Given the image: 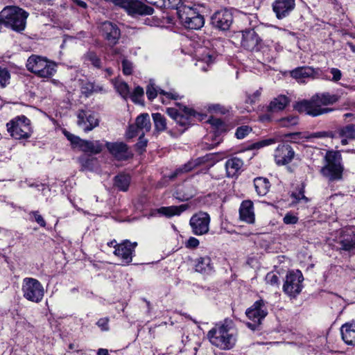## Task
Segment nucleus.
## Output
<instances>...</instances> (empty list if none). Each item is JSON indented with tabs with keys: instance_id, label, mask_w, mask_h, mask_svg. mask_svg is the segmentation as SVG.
Segmentation results:
<instances>
[{
	"instance_id": "603ef678",
	"label": "nucleus",
	"mask_w": 355,
	"mask_h": 355,
	"mask_svg": "<svg viewBox=\"0 0 355 355\" xmlns=\"http://www.w3.org/2000/svg\"><path fill=\"white\" fill-rule=\"evenodd\" d=\"M165 5L163 6L164 8H171L175 9L176 12H178V8L180 7L181 0H165Z\"/></svg>"
},
{
	"instance_id": "f704fd0d",
	"label": "nucleus",
	"mask_w": 355,
	"mask_h": 355,
	"mask_svg": "<svg viewBox=\"0 0 355 355\" xmlns=\"http://www.w3.org/2000/svg\"><path fill=\"white\" fill-rule=\"evenodd\" d=\"M82 144L83 146L81 150L86 153L98 154L100 153L103 148V146L100 142V141H90L85 140L84 142H82Z\"/></svg>"
},
{
	"instance_id": "7ed1b4c3",
	"label": "nucleus",
	"mask_w": 355,
	"mask_h": 355,
	"mask_svg": "<svg viewBox=\"0 0 355 355\" xmlns=\"http://www.w3.org/2000/svg\"><path fill=\"white\" fill-rule=\"evenodd\" d=\"M28 17V13L19 7L6 6L0 12V25L21 32L26 28Z\"/></svg>"
},
{
	"instance_id": "aec40b11",
	"label": "nucleus",
	"mask_w": 355,
	"mask_h": 355,
	"mask_svg": "<svg viewBox=\"0 0 355 355\" xmlns=\"http://www.w3.org/2000/svg\"><path fill=\"white\" fill-rule=\"evenodd\" d=\"M241 46L248 51H258L261 42L257 33L253 29H248L242 31Z\"/></svg>"
},
{
	"instance_id": "6ab92c4d",
	"label": "nucleus",
	"mask_w": 355,
	"mask_h": 355,
	"mask_svg": "<svg viewBox=\"0 0 355 355\" xmlns=\"http://www.w3.org/2000/svg\"><path fill=\"white\" fill-rule=\"evenodd\" d=\"M295 0H275L272 4V10L278 19L288 17L295 9Z\"/></svg>"
},
{
	"instance_id": "49530a36",
	"label": "nucleus",
	"mask_w": 355,
	"mask_h": 355,
	"mask_svg": "<svg viewBox=\"0 0 355 355\" xmlns=\"http://www.w3.org/2000/svg\"><path fill=\"white\" fill-rule=\"evenodd\" d=\"M266 283L270 286H278L279 284V277L274 272H268L265 278Z\"/></svg>"
},
{
	"instance_id": "f03ea898",
	"label": "nucleus",
	"mask_w": 355,
	"mask_h": 355,
	"mask_svg": "<svg viewBox=\"0 0 355 355\" xmlns=\"http://www.w3.org/2000/svg\"><path fill=\"white\" fill-rule=\"evenodd\" d=\"M338 97L329 93L318 94L310 100H303L297 102L294 108L300 112H304L312 116H317L333 111L331 108L323 107L337 102Z\"/></svg>"
},
{
	"instance_id": "4be33fe9",
	"label": "nucleus",
	"mask_w": 355,
	"mask_h": 355,
	"mask_svg": "<svg viewBox=\"0 0 355 355\" xmlns=\"http://www.w3.org/2000/svg\"><path fill=\"white\" fill-rule=\"evenodd\" d=\"M340 250L349 253H355V232L351 230L343 231L338 239Z\"/></svg>"
},
{
	"instance_id": "bf43d9fd",
	"label": "nucleus",
	"mask_w": 355,
	"mask_h": 355,
	"mask_svg": "<svg viewBox=\"0 0 355 355\" xmlns=\"http://www.w3.org/2000/svg\"><path fill=\"white\" fill-rule=\"evenodd\" d=\"M330 73L332 74V78L329 79L333 82H338L341 79L342 73L340 69L337 68H331Z\"/></svg>"
},
{
	"instance_id": "69168bd1",
	"label": "nucleus",
	"mask_w": 355,
	"mask_h": 355,
	"mask_svg": "<svg viewBox=\"0 0 355 355\" xmlns=\"http://www.w3.org/2000/svg\"><path fill=\"white\" fill-rule=\"evenodd\" d=\"M147 3L156 6L158 8H163L165 5V0H145Z\"/></svg>"
},
{
	"instance_id": "09e8293b",
	"label": "nucleus",
	"mask_w": 355,
	"mask_h": 355,
	"mask_svg": "<svg viewBox=\"0 0 355 355\" xmlns=\"http://www.w3.org/2000/svg\"><path fill=\"white\" fill-rule=\"evenodd\" d=\"M330 136V133L322 131V132H313V133H306L304 135V138L308 139V140H312L313 139L317 138H324Z\"/></svg>"
},
{
	"instance_id": "4c0bfd02",
	"label": "nucleus",
	"mask_w": 355,
	"mask_h": 355,
	"mask_svg": "<svg viewBox=\"0 0 355 355\" xmlns=\"http://www.w3.org/2000/svg\"><path fill=\"white\" fill-rule=\"evenodd\" d=\"M79 162L83 170L92 171L97 164V159L89 155H83L79 157Z\"/></svg>"
},
{
	"instance_id": "a18cd8bd",
	"label": "nucleus",
	"mask_w": 355,
	"mask_h": 355,
	"mask_svg": "<svg viewBox=\"0 0 355 355\" xmlns=\"http://www.w3.org/2000/svg\"><path fill=\"white\" fill-rule=\"evenodd\" d=\"M85 60L89 61L91 64L96 68L101 67V60L94 52H88L85 56Z\"/></svg>"
},
{
	"instance_id": "a211bd4d",
	"label": "nucleus",
	"mask_w": 355,
	"mask_h": 355,
	"mask_svg": "<svg viewBox=\"0 0 355 355\" xmlns=\"http://www.w3.org/2000/svg\"><path fill=\"white\" fill-rule=\"evenodd\" d=\"M320 70L310 67H300L292 70L290 73L292 78L299 83H304L306 78H319L321 76Z\"/></svg>"
},
{
	"instance_id": "72a5a7b5",
	"label": "nucleus",
	"mask_w": 355,
	"mask_h": 355,
	"mask_svg": "<svg viewBox=\"0 0 355 355\" xmlns=\"http://www.w3.org/2000/svg\"><path fill=\"white\" fill-rule=\"evenodd\" d=\"M254 185L257 194L261 196L266 195L270 187L268 180L262 177L255 178Z\"/></svg>"
},
{
	"instance_id": "2eb2a0df",
	"label": "nucleus",
	"mask_w": 355,
	"mask_h": 355,
	"mask_svg": "<svg viewBox=\"0 0 355 355\" xmlns=\"http://www.w3.org/2000/svg\"><path fill=\"white\" fill-rule=\"evenodd\" d=\"M105 146L110 153L117 160H127L132 157V153L127 144L123 142H108Z\"/></svg>"
},
{
	"instance_id": "39448f33",
	"label": "nucleus",
	"mask_w": 355,
	"mask_h": 355,
	"mask_svg": "<svg viewBox=\"0 0 355 355\" xmlns=\"http://www.w3.org/2000/svg\"><path fill=\"white\" fill-rule=\"evenodd\" d=\"M324 165L320 169V173L329 181L334 182L342 179L343 166L341 164L340 155L333 151L326 153Z\"/></svg>"
},
{
	"instance_id": "1a4fd4ad",
	"label": "nucleus",
	"mask_w": 355,
	"mask_h": 355,
	"mask_svg": "<svg viewBox=\"0 0 355 355\" xmlns=\"http://www.w3.org/2000/svg\"><path fill=\"white\" fill-rule=\"evenodd\" d=\"M21 291L25 299L34 303L40 302L44 296V286L37 279L32 277L23 279Z\"/></svg>"
},
{
	"instance_id": "473e14b6",
	"label": "nucleus",
	"mask_w": 355,
	"mask_h": 355,
	"mask_svg": "<svg viewBox=\"0 0 355 355\" xmlns=\"http://www.w3.org/2000/svg\"><path fill=\"white\" fill-rule=\"evenodd\" d=\"M196 270L202 274H209L213 270L211 259L209 257L199 258L196 264Z\"/></svg>"
},
{
	"instance_id": "e2e57ef3",
	"label": "nucleus",
	"mask_w": 355,
	"mask_h": 355,
	"mask_svg": "<svg viewBox=\"0 0 355 355\" xmlns=\"http://www.w3.org/2000/svg\"><path fill=\"white\" fill-rule=\"evenodd\" d=\"M292 197L295 198L297 201H300V200H304L305 202H309L308 198H306L304 194V191H300L297 193H293Z\"/></svg>"
},
{
	"instance_id": "423d86ee",
	"label": "nucleus",
	"mask_w": 355,
	"mask_h": 355,
	"mask_svg": "<svg viewBox=\"0 0 355 355\" xmlns=\"http://www.w3.org/2000/svg\"><path fill=\"white\" fill-rule=\"evenodd\" d=\"M27 69L41 78H49L56 71L55 62L36 55L30 56L26 62Z\"/></svg>"
},
{
	"instance_id": "7c9ffc66",
	"label": "nucleus",
	"mask_w": 355,
	"mask_h": 355,
	"mask_svg": "<svg viewBox=\"0 0 355 355\" xmlns=\"http://www.w3.org/2000/svg\"><path fill=\"white\" fill-rule=\"evenodd\" d=\"M188 208L187 205H181L180 206L162 207L158 209L157 212L168 218L174 216H179Z\"/></svg>"
},
{
	"instance_id": "a19ab883",
	"label": "nucleus",
	"mask_w": 355,
	"mask_h": 355,
	"mask_svg": "<svg viewBox=\"0 0 355 355\" xmlns=\"http://www.w3.org/2000/svg\"><path fill=\"white\" fill-rule=\"evenodd\" d=\"M152 117L155 123L156 130L162 132L166 128V121L164 116L160 113H153Z\"/></svg>"
},
{
	"instance_id": "20e7f679",
	"label": "nucleus",
	"mask_w": 355,
	"mask_h": 355,
	"mask_svg": "<svg viewBox=\"0 0 355 355\" xmlns=\"http://www.w3.org/2000/svg\"><path fill=\"white\" fill-rule=\"evenodd\" d=\"M166 112L175 121L177 125L182 128V129L179 130L181 132L187 129L196 120L201 121L203 119L202 114L186 106H180L178 110L168 107L166 109Z\"/></svg>"
},
{
	"instance_id": "864d4df0",
	"label": "nucleus",
	"mask_w": 355,
	"mask_h": 355,
	"mask_svg": "<svg viewBox=\"0 0 355 355\" xmlns=\"http://www.w3.org/2000/svg\"><path fill=\"white\" fill-rule=\"evenodd\" d=\"M133 65L131 62L126 59L122 61V69L125 75H130L132 72Z\"/></svg>"
},
{
	"instance_id": "13d9d810",
	"label": "nucleus",
	"mask_w": 355,
	"mask_h": 355,
	"mask_svg": "<svg viewBox=\"0 0 355 355\" xmlns=\"http://www.w3.org/2000/svg\"><path fill=\"white\" fill-rule=\"evenodd\" d=\"M200 244L199 240L195 237L191 236L185 243V246L189 249L196 248Z\"/></svg>"
},
{
	"instance_id": "412c9836",
	"label": "nucleus",
	"mask_w": 355,
	"mask_h": 355,
	"mask_svg": "<svg viewBox=\"0 0 355 355\" xmlns=\"http://www.w3.org/2000/svg\"><path fill=\"white\" fill-rule=\"evenodd\" d=\"M295 153L288 144H281L275 150V160L277 165H285L291 162Z\"/></svg>"
},
{
	"instance_id": "393cba45",
	"label": "nucleus",
	"mask_w": 355,
	"mask_h": 355,
	"mask_svg": "<svg viewBox=\"0 0 355 355\" xmlns=\"http://www.w3.org/2000/svg\"><path fill=\"white\" fill-rule=\"evenodd\" d=\"M340 334L345 344L355 346V322L343 324L340 327Z\"/></svg>"
},
{
	"instance_id": "9b49d317",
	"label": "nucleus",
	"mask_w": 355,
	"mask_h": 355,
	"mask_svg": "<svg viewBox=\"0 0 355 355\" xmlns=\"http://www.w3.org/2000/svg\"><path fill=\"white\" fill-rule=\"evenodd\" d=\"M304 277L301 271H289L285 278L283 285L284 292L291 297H295L302 289Z\"/></svg>"
},
{
	"instance_id": "a878e982",
	"label": "nucleus",
	"mask_w": 355,
	"mask_h": 355,
	"mask_svg": "<svg viewBox=\"0 0 355 355\" xmlns=\"http://www.w3.org/2000/svg\"><path fill=\"white\" fill-rule=\"evenodd\" d=\"M205 162V157H198L195 159L190 160L182 166L176 168L174 172L168 175V178L170 180H173L182 173L191 171L192 169L201 165Z\"/></svg>"
},
{
	"instance_id": "0eeeda50",
	"label": "nucleus",
	"mask_w": 355,
	"mask_h": 355,
	"mask_svg": "<svg viewBox=\"0 0 355 355\" xmlns=\"http://www.w3.org/2000/svg\"><path fill=\"white\" fill-rule=\"evenodd\" d=\"M177 15L180 23L187 28L198 30L204 25L203 16L193 7L181 5L178 8Z\"/></svg>"
},
{
	"instance_id": "bb28decb",
	"label": "nucleus",
	"mask_w": 355,
	"mask_h": 355,
	"mask_svg": "<svg viewBox=\"0 0 355 355\" xmlns=\"http://www.w3.org/2000/svg\"><path fill=\"white\" fill-rule=\"evenodd\" d=\"M243 162L238 157H232L228 159L225 163L227 175L228 177H234L237 175L242 169Z\"/></svg>"
},
{
	"instance_id": "5701e85b",
	"label": "nucleus",
	"mask_w": 355,
	"mask_h": 355,
	"mask_svg": "<svg viewBox=\"0 0 355 355\" xmlns=\"http://www.w3.org/2000/svg\"><path fill=\"white\" fill-rule=\"evenodd\" d=\"M101 30L110 44H115L120 37V31L116 24L110 21H104L101 25Z\"/></svg>"
},
{
	"instance_id": "37998d69",
	"label": "nucleus",
	"mask_w": 355,
	"mask_h": 355,
	"mask_svg": "<svg viewBox=\"0 0 355 355\" xmlns=\"http://www.w3.org/2000/svg\"><path fill=\"white\" fill-rule=\"evenodd\" d=\"M64 135L67 138V139L71 141V144L74 147H79L80 149L82 148V142H84L85 140L81 139L80 137L72 135L66 130H64Z\"/></svg>"
},
{
	"instance_id": "ea45409f",
	"label": "nucleus",
	"mask_w": 355,
	"mask_h": 355,
	"mask_svg": "<svg viewBox=\"0 0 355 355\" xmlns=\"http://www.w3.org/2000/svg\"><path fill=\"white\" fill-rule=\"evenodd\" d=\"M116 92L124 98L130 96V88L128 84L121 80H116L114 83Z\"/></svg>"
},
{
	"instance_id": "c756f323",
	"label": "nucleus",
	"mask_w": 355,
	"mask_h": 355,
	"mask_svg": "<svg viewBox=\"0 0 355 355\" xmlns=\"http://www.w3.org/2000/svg\"><path fill=\"white\" fill-rule=\"evenodd\" d=\"M196 56L198 58L196 64L199 66L202 71H207V69L205 67L203 64L206 63L209 65L213 62V55L210 53V51L204 48H200L196 51Z\"/></svg>"
},
{
	"instance_id": "f8f14e48",
	"label": "nucleus",
	"mask_w": 355,
	"mask_h": 355,
	"mask_svg": "<svg viewBox=\"0 0 355 355\" xmlns=\"http://www.w3.org/2000/svg\"><path fill=\"white\" fill-rule=\"evenodd\" d=\"M210 216L205 211L193 214L189 220L191 232L196 236L207 234L209 231Z\"/></svg>"
},
{
	"instance_id": "3c124183",
	"label": "nucleus",
	"mask_w": 355,
	"mask_h": 355,
	"mask_svg": "<svg viewBox=\"0 0 355 355\" xmlns=\"http://www.w3.org/2000/svg\"><path fill=\"white\" fill-rule=\"evenodd\" d=\"M275 141H276L275 139H272V138L263 139V140H261V141H259L258 142L253 144L252 145V148L253 149H259V148H263L264 146L272 144L275 143Z\"/></svg>"
},
{
	"instance_id": "c03bdc74",
	"label": "nucleus",
	"mask_w": 355,
	"mask_h": 355,
	"mask_svg": "<svg viewBox=\"0 0 355 355\" xmlns=\"http://www.w3.org/2000/svg\"><path fill=\"white\" fill-rule=\"evenodd\" d=\"M10 74L7 69L0 67V86L5 87L9 84Z\"/></svg>"
},
{
	"instance_id": "dca6fc26",
	"label": "nucleus",
	"mask_w": 355,
	"mask_h": 355,
	"mask_svg": "<svg viewBox=\"0 0 355 355\" xmlns=\"http://www.w3.org/2000/svg\"><path fill=\"white\" fill-rule=\"evenodd\" d=\"M77 123L85 132H89L97 127L99 120L96 114L91 111L80 110L77 114Z\"/></svg>"
},
{
	"instance_id": "58836bf2",
	"label": "nucleus",
	"mask_w": 355,
	"mask_h": 355,
	"mask_svg": "<svg viewBox=\"0 0 355 355\" xmlns=\"http://www.w3.org/2000/svg\"><path fill=\"white\" fill-rule=\"evenodd\" d=\"M338 133L341 138L355 139V125L349 124L338 130Z\"/></svg>"
},
{
	"instance_id": "cd10ccee",
	"label": "nucleus",
	"mask_w": 355,
	"mask_h": 355,
	"mask_svg": "<svg viewBox=\"0 0 355 355\" xmlns=\"http://www.w3.org/2000/svg\"><path fill=\"white\" fill-rule=\"evenodd\" d=\"M289 98L285 95H279L270 101L268 106V111L276 112L283 110L289 103Z\"/></svg>"
},
{
	"instance_id": "6e6d98bb",
	"label": "nucleus",
	"mask_w": 355,
	"mask_h": 355,
	"mask_svg": "<svg viewBox=\"0 0 355 355\" xmlns=\"http://www.w3.org/2000/svg\"><path fill=\"white\" fill-rule=\"evenodd\" d=\"M141 130L137 129V126L135 124L130 125L128 128V130L126 133V136L128 138H133L137 135H139L141 133Z\"/></svg>"
},
{
	"instance_id": "4468645a",
	"label": "nucleus",
	"mask_w": 355,
	"mask_h": 355,
	"mask_svg": "<svg viewBox=\"0 0 355 355\" xmlns=\"http://www.w3.org/2000/svg\"><path fill=\"white\" fill-rule=\"evenodd\" d=\"M137 246V242H130L129 240H125L121 243L114 245V254L120 258L124 264H129L132 261L133 253Z\"/></svg>"
},
{
	"instance_id": "f3484780",
	"label": "nucleus",
	"mask_w": 355,
	"mask_h": 355,
	"mask_svg": "<svg viewBox=\"0 0 355 355\" xmlns=\"http://www.w3.org/2000/svg\"><path fill=\"white\" fill-rule=\"evenodd\" d=\"M232 21V14L227 9L217 11L211 17V24L213 26L220 31L228 30Z\"/></svg>"
},
{
	"instance_id": "e433bc0d",
	"label": "nucleus",
	"mask_w": 355,
	"mask_h": 355,
	"mask_svg": "<svg viewBox=\"0 0 355 355\" xmlns=\"http://www.w3.org/2000/svg\"><path fill=\"white\" fill-rule=\"evenodd\" d=\"M130 176L126 174H119L114 178V185L121 191H126L130 183Z\"/></svg>"
},
{
	"instance_id": "774afa93",
	"label": "nucleus",
	"mask_w": 355,
	"mask_h": 355,
	"mask_svg": "<svg viewBox=\"0 0 355 355\" xmlns=\"http://www.w3.org/2000/svg\"><path fill=\"white\" fill-rule=\"evenodd\" d=\"M97 355H110L107 349L100 348L97 352Z\"/></svg>"
},
{
	"instance_id": "680f3d73",
	"label": "nucleus",
	"mask_w": 355,
	"mask_h": 355,
	"mask_svg": "<svg viewBox=\"0 0 355 355\" xmlns=\"http://www.w3.org/2000/svg\"><path fill=\"white\" fill-rule=\"evenodd\" d=\"M30 214H31V216H32L34 218L35 220L40 226L45 227L46 222H45L44 219L43 218V217L40 214H39L38 211H33Z\"/></svg>"
},
{
	"instance_id": "338daca9",
	"label": "nucleus",
	"mask_w": 355,
	"mask_h": 355,
	"mask_svg": "<svg viewBox=\"0 0 355 355\" xmlns=\"http://www.w3.org/2000/svg\"><path fill=\"white\" fill-rule=\"evenodd\" d=\"M210 121L211 124L217 127H219L223 124V121L218 119H212L211 120H210Z\"/></svg>"
},
{
	"instance_id": "8fccbe9b",
	"label": "nucleus",
	"mask_w": 355,
	"mask_h": 355,
	"mask_svg": "<svg viewBox=\"0 0 355 355\" xmlns=\"http://www.w3.org/2000/svg\"><path fill=\"white\" fill-rule=\"evenodd\" d=\"M144 89L141 87L137 86L135 88L132 94L130 96L132 101L135 103H138L139 101V98L144 96Z\"/></svg>"
},
{
	"instance_id": "6e6552de",
	"label": "nucleus",
	"mask_w": 355,
	"mask_h": 355,
	"mask_svg": "<svg viewBox=\"0 0 355 355\" xmlns=\"http://www.w3.org/2000/svg\"><path fill=\"white\" fill-rule=\"evenodd\" d=\"M6 126L10 136L15 139H28L31 136V121L25 116L15 117Z\"/></svg>"
},
{
	"instance_id": "de8ad7c7",
	"label": "nucleus",
	"mask_w": 355,
	"mask_h": 355,
	"mask_svg": "<svg viewBox=\"0 0 355 355\" xmlns=\"http://www.w3.org/2000/svg\"><path fill=\"white\" fill-rule=\"evenodd\" d=\"M252 131V128L248 125H243L239 127L236 129L235 135L238 139H243L250 132Z\"/></svg>"
},
{
	"instance_id": "052dcab7",
	"label": "nucleus",
	"mask_w": 355,
	"mask_h": 355,
	"mask_svg": "<svg viewBox=\"0 0 355 355\" xmlns=\"http://www.w3.org/2000/svg\"><path fill=\"white\" fill-rule=\"evenodd\" d=\"M109 319L107 318H101L96 322V324L102 331H108L109 330Z\"/></svg>"
},
{
	"instance_id": "b1692460",
	"label": "nucleus",
	"mask_w": 355,
	"mask_h": 355,
	"mask_svg": "<svg viewBox=\"0 0 355 355\" xmlns=\"http://www.w3.org/2000/svg\"><path fill=\"white\" fill-rule=\"evenodd\" d=\"M239 216L241 220L252 224L254 222L253 202L251 200H244L239 208Z\"/></svg>"
},
{
	"instance_id": "4d7b16f0",
	"label": "nucleus",
	"mask_w": 355,
	"mask_h": 355,
	"mask_svg": "<svg viewBox=\"0 0 355 355\" xmlns=\"http://www.w3.org/2000/svg\"><path fill=\"white\" fill-rule=\"evenodd\" d=\"M261 93V89H259L255 91L252 94L248 95L246 103L250 104L254 103L259 98Z\"/></svg>"
},
{
	"instance_id": "79ce46f5",
	"label": "nucleus",
	"mask_w": 355,
	"mask_h": 355,
	"mask_svg": "<svg viewBox=\"0 0 355 355\" xmlns=\"http://www.w3.org/2000/svg\"><path fill=\"white\" fill-rule=\"evenodd\" d=\"M299 122L297 116L289 115L279 120V125L282 127L290 128L296 125Z\"/></svg>"
},
{
	"instance_id": "c85d7f7f",
	"label": "nucleus",
	"mask_w": 355,
	"mask_h": 355,
	"mask_svg": "<svg viewBox=\"0 0 355 355\" xmlns=\"http://www.w3.org/2000/svg\"><path fill=\"white\" fill-rule=\"evenodd\" d=\"M81 92L86 96H89L94 93H105L106 90L103 85H96L89 81H82L80 85Z\"/></svg>"
},
{
	"instance_id": "0e129e2a",
	"label": "nucleus",
	"mask_w": 355,
	"mask_h": 355,
	"mask_svg": "<svg viewBox=\"0 0 355 355\" xmlns=\"http://www.w3.org/2000/svg\"><path fill=\"white\" fill-rule=\"evenodd\" d=\"M144 132H142L139 135V139L138 143L137 144V146L138 148H144L147 145V140L144 138Z\"/></svg>"
},
{
	"instance_id": "c9c22d12",
	"label": "nucleus",
	"mask_w": 355,
	"mask_h": 355,
	"mask_svg": "<svg viewBox=\"0 0 355 355\" xmlns=\"http://www.w3.org/2000/svg\"><path fill=\"white\" fill-rule=\"evenodd\" d=\"M137 129L142 132H149L151 128L149 115L146 113L139 115L135 121Z\"/></svg>"
},
{
	"instance_id": "9d476101",
	"label": "nucleus",
	"mask_w": 355,
	"mask_h": 355,
	"mask_svg": "<svg viewBox=\"0 0 355 355\" xmlns=\"http://www.w3.org/2000/svg\"><path fill=\"white\" fill-rule=\"evenodd\" d=\"M245 314L252 321V322L246 323L247 327L253 331L256 330L268 315L266 302L263 300L256 301L246 310Z\"/></svg>"
},
{
	"instance_id": "f257e3e1",
	"label": "nucleus",
	"mask_w": 355,
	"mask_h": 355,
	"mask_svg": "<svg viewBox=\"0 0 355 355\" xmlns=\"http://www.w3.org/2000/svg\"><path fill=\"white\" fill-rule=\"evenodd\" d=\"M210 343L220 349H230L235 345L237 334L232 320L225 319L223 322L216 324L207 334Z\"/></svg>"
},
{
	"instance_id": "5fc2aeb1",
	"label": "nucleus",
	"mask_w": 355,
	"mask_h": 355,
	"mask_svg": "<svg viewBox=\"0 0 355 355\" xmlns=\"http://www.w3.org/2000/svg\"><path fill=\"white\" fill-rule=\"evenodd\" d=\"M283 221L286 225L296 224L298 221V218L292 213H287L283 218Z\"/></svg>"
},
{
	"instance_id": "ddd939ff",
	"label": "nucleus",
	"mask_w": 355,
	"mask_h": 355,
	"mask_svg": "<svg viewBox=\"0 0 355 355\" xmlns=\"http://www.w3.org/2000/svg\"><path fill=\"white\" fill-rule=\"evenodd\" d=\"M159 94V98L162 103H169L171 100H178L180 98V95L174 90L166 92L157 87L155 83L150 80L146 87V95L149 100L152 101Z\"/></svg>"
},
{
	"instance_id": "2f4dec72",
	"label": "nucleus",
	"mask_w": 355,
	"mask_h": 355,
	"mask_svg": "<svg viewBox=\"0 0 355 355\" xmlns=\"http://www.w3.org/2000/svg\"><path fill=\"white\" fill-rule=\"evenodd\" d=\"M196 190L191 185H184L179 187L175 192V198L180 201H187L194 196Z\"/></svg>"
}]
</instances>
